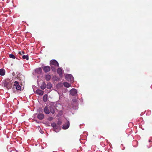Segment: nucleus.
<instances>
[{
	"instance_id": "nucleus-1",
	"label": "nucleus",
	"mask_w": 152,
	"mask_h": 152,
	"mask_svg": "<svg viewBox=\"0 0 152 152\" xmlns=\"http://www.w3.org/2000/svg\"><path fill=\"white\" fill-rule=\"evenodd\" d=\"M12 81L9 79H7L4 83V86L8 89H11L12 87Z\"/></svg>"
},
{
	"instance_id": "nucleus-2",
	"label": "nucleus",
	"mask_w": 152,
	"mask_h": 152,
	"mask_svg": "<svg viewBox=\"0 0 152 152\" xmlns=\"http://www.w3.org/2000/svg\"><path fill=\"white\" fill-rule=\"evenodd\" d=\"M51 126L53 127L54 131L57 132L60 130V126L59 125H57L55 123H53L51 124Z\"/></svg>"
},
{
	"instance_id": "nucleus-3",
	"label": "nucleus",
	"mask_w": 152,
	"mask_h": 152,
	"mask_svg": "<svg viewBox=\"0 0 152 152\" xmlns=\"http://www.w3.org/2000/svg\"><path fill=\"white\" fill-rule=\"evenodd\" d=\"M14 83L13 88L15 87L16 89L17 90H20L21 89V86L19 85L18 82L17 81H15L14 82H12V83Z\"/></svg>"
},
{
	"instance_id": "nucleus-4",
	"label": "nucleus",
	"mask_w": 152,
	"mask_h": 152,
	"mask_svg": "<svg viewBox=\"0 0 152 152\" xmlns=\"http://www.w3.org/2000/svg\"><path fill=\"white\" fill-rule=\"evenodd\" d=\"M66 80L68 81L72 82L74 81V78L70 74H68L66 76Z\"/></svg>"
},
{
	"instance_id": "nucleus-5",
	"label": "nucleus",
	"mask_w": 152,
	"mask_h": 152,
	"mask_svg": "<svg viewBox=\"0 0 152 152\" xmlns=\"http://www.w3.org/2000/svg\"><path fill=\"white\" fill-rule=\"evenodd\" d=\"M51 65H54L55 66H59V64L58 62L55 60H52L50 62Z\"/></svg>"
},
{
	"instance_id": "nucleus-6",
	"label": "nucleus",
	"mask_w": 152,
	"mask_h": 152,
	"mask_svg": "<svg viewBox=\"0 0 152 152\" xmlns=\"http://www.w3.org/2000/svg\"><path fill=\"white\" fill-rule=\"evenodd\" d=\"M42 68L44 71L46 73L49 72L50 71V66H43L42 67Z\"/></svg>"
},
{
	"instance_id": "nucleus-7",
	"label": "nucleus",
	"mask_w": 152,
	"mask_h": 152,
	"mask_svg": "<svg viewBox=\"0 0 152 152\" xmlns=\"http://www.w3.org/2000/svg\"><path fill=\"white\" fill-rule=\"evenodd\" d=\"M44 111L45 113L47 114L50 113V106L49 105L46 106L44 109Z\"/></svg>"
},
{
	"instance_id": "nucleus-8",
	"label": "nucleus",
	"mask_w": 152,
	"mask_h": 152,
	"mask_svg": "<svg viewBox=\"0 0 152 152\" xmlns=\"http://www.w3.org/2000/svg\"><path fill=\"white\" fill-rule=\"evenodd\" d=\"M77 91L76 89L74 88L72 89L70 91V93L72 96H74L77 94Z\"/></svg>"
},
{
	"instance_id": "nucleus-9",
	"label": "nucleus",
	"mask_w": 152,
	"mask_h": 152,
	"mask_svg": "<svg viewBox=\"0 0 152 152\" xmlns=\"http://www.w3.org/2000/svg\"><path fill=\"white\" fill-rule=\"evenodd\" d=\"M43 91L39 89H37L36 91V93L38 95H42L44 94Z\"/></svg>"
},
{
	"instance_id": "nucleus-10",
	"label": "nucleus",
	"mask_w": 152,
	"mask_h": 152,
	"mask_svg": "<svg viewBox=\"0 0 152 152\" xmlns=\"http://www.w3.org/2000/svg\"><path fill=\"white\" fill-rule=\"evenodd\" d=\"M44 117V115L42 113H39L37 115V118L39 120L43 119Z\"/></svg>"
},
{
	"instance_id": "nucleus-11",
	"label": "nucleus",
	"mask_w": 152,
	"mask_h": 152,
	"mask_svg": "<svg viewBox=\"0 0 152 152\" xmlns=\"http://www.w3.org/2000/svg\"><path fill=\"white\" fill-rule=\"evenodd\" d=\"M42 71V69L41 68H37L35 70V72L38 74H41Z\"/></svg>"
},
{
	"instance_id": "nucleus-12",
	"label": "nucleus",
	"mask_w": 152,
	"mask_h": 152,
	"mask_svg": "<svg viewBox=\"0 0 152 152\" xmlns=\"http://www.w3.org/2000/svg\"><path fill=\"white\" fill-rule=\"evenodd\" d=\"M69 126V122H67L63 126V128L64 129H68Z\"/></svg>"
},
{
	"instance_id": "nucleus-13",
	"label": "nucleus",
	"mask_w": 152,
	"mask_h": 152,
	"mask_svg": "<svg viewBox=\"0 0 152 152\" xmlns=\"http://www.w3.org/2000/svg\"><path fill=\"white\" fill-rule=\"evenodd\" d=\"M5 71L4 69H0V75L1 76H3L5 75Z\"/></svg>"
},
{
	"instance_id": "nucleus-14",
	"label": "nucleus",
	"mask_w": 152,
	"mask_h": 152,
	"mask_svg": "<svg viewBox=\"0 0 152 152\" xmlns=\"http://www.w3.org/2000/svg\"><path fill=\"white\" fill-rule=\"evenodd\" d=\"M51 76L49 75H47L45 76V78L47 81H49L51 79Z\"/></svg>"
},
{
	"instance_id": "nucleus-15",
	"label": "nucleus",
	"mask_w": 152,
	"mask_h": 152,
	"mask_svg": "<svg viewBox=\"0 0 152 152\" xmlns=\"http://www.w3.org/2000/svg\"><path fill=\"white\" fill-rule=\"evenodd\" d=\"M46 87V85L45 83V82H43L40 86L41 88L42 89L44 90L45 88Z\"/></svg>"
},
{
	"instance_id": "nucleus-16",
	"label": "nucleus",
	"mask_w": 152,
	"mask_h": 152,
	"mask_svg": "<svg viewBox=\"0 0 152 152\" xmlns=\"http://www.w3.org/2000/svg\"><path fill=\"white\" fill-rule=\"evenodd\" d=\"M57 72L60 75H61L62 74V70L61 68H59L57 69Z\"/></svg>"
},
{
	"instance_id": "nucleus-17",
	"label": "nucleus",
	"mask_w": 152,
	"mask_h": 152,
	"mask_svg": "<svg viewBox=\"0 0 152 152\" xmlns=\"http://www.w3.org/2000/svg\"><path fill=\"white\" fill-rule=\"evenodd\" d=\"M48 95L47 94H45L43 97V100L44 102H46L47 101Z\"/></svg>"
},
{
	"instance_id": "nucleus-18",
	"label": "nucleus",
	"mask_w": 152,
	"mask_h": 152,
	"mask_svg": "<svg viewBox=\"0 0 152 152\" xmlns=\"http://www.w3.org/2000/svg\"><path fill=\"white\" fill-rule=\"evenodd\" d=\"M64 85L65 87L67 88L69 87L70 86H71V85L70 84L67 82H64Z\"/></svg>"
},
{
	"instance_id": "nucleus-19",
	"label": "nucleus",
	"mask_w": 152,
	"mask_h": 152,
	"mask_svg": "<svg viewBox=\"0 0 152 152\" xmlns=\"http://www.w3.org/2000/svg\"><path fill=\"white\" fill-rule=\"evenodd\" d=\"M22 58L23 59H26L27 60H28L29 59L28 56V55L23 56Z\"/></svg>"
},
{
	"instance_id": "nucleus-20",
	"label": "nucleus",
	"mask_w": 152,
	"mask_h": 152,
	"mask_svg": "<svg viewBox=\"0 0 152 152\" xmlns=\"http://www.w3.org/2000/svg\"><path fill=\"white\" fill-rule=\"evenodd\" d=\"M52 86L51 84L50 83H48L47 84V88L48 89H50L51 88Z\"/></svg>"
},
{
	"instance_id": "nucleus-21",
	"label": "nucleus",
	"mask_w": 152,
	"mask_h": 152,
	"mask_svg": "<svg viewBox=\"0 0 152 152\" xmlns=\"http://www.w3.org/2000/svg\"><path fill=\"white\" fill-rule=\"evenodd\" d=\"M50 112L52 114H54L55 113V111L53 108L50 107Z\"/></svg>"
},
{
	"instance_id": "nucleus-22",
	"label": "nucleus",
	"mask_w": 152,
	"mask_h": 152,
	"mask_svg": "<svg viewBox=\"0 0 152 152\" xmlns=\"http://www.w3.org/2000/svg\"><path fill=\"white\" fill-rule=\"evenodd\" d=\"M9 57L10 58H12L13 59H15V56L13 54H10L9 55Z\"/></svg>"
},
{
	"instance_id": "nucleus-23",
	"label": "nucleus",
	"mask_w": 152,
	"mask_h": 152,
	"mask_svg": "<svg viewBox=\"0 0 152 152\" xmlns=\"http://www.w3.org/2000/svg\"><path fill=\"white\" fill-rule=\"evenodd\" d=\"M57 123L58 125H60L61 124V122L60 121L58 120V121Z\"/></svg>"
},
{
	"instance_id": "nucleus-24",
	"label": "nucleus",
	"mask_w": 152,
	"mask_h": 152,
	"mask_svg": "<svg viewBox=\"0 0 152 152\" xmlns=\"http://www.w3.org/2000/svg\"><path fill=\"white\" fill-rule=\"evenodd\" d=\"M18 53L20 54V55H22L23 54H24L25 53V52L24 51H22V52H19Z\"/></svg>"
},
{
	"instance_id": "nucleus-25",
	"label": "nucleus",
	"mask_w": 152,
	"mask_h": 152,
	"mask_svg": "<svg viewBox=\"0 0 152 152\" xmlns=\"http://www.w3.org/2000/svg\"><path fill=\"white\" fill-rule=\"evenodd\" d=\"M149 142H151V140H149Z\"/></svg>"
}]
</instances>
